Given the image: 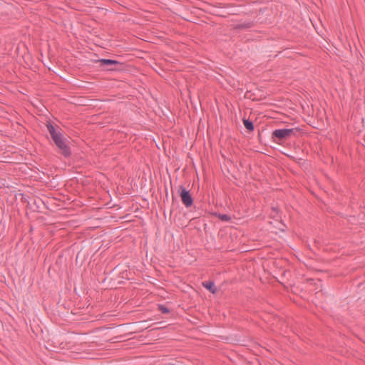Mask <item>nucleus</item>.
Wrapping results in <instances>:
<instances>
[{
	"label": "nucleus",
	"mask_w": 365,
	"mask_h": 365,
	"mask_svg": "<svg viewBox=\"0 0 365 365\" xmlns=\"http://www.w3.org/2000/svg\"><path fill=\"white\" fill-rule=\"evenodd\" d=\"M215 15L218 16H220V17H223V18H226L227 16V15L226 14H223L222 12H220V13H216L215 14Z\"/></svg>",
	"instance_id": "nucleus-12"
},
{
	"label": "nucleus",
	"mask_w": 365,
	"mask_h": 365,
	"mask_svg": "<svg viewBox=\"0 0 365 365\" xmlns=\"http://www.w3.org/2000/svg\"><path fill=\"white\" fill-rule=\"evenodd\" d=\"M215 15L218 16H220V17H223V18H226L227 16V15L226 14H223L222 12H220V13H216L215 14Z\"/></svg>",
	"instance_id": "nucleus-13"
},
{
	"label": "nucleus",
	"mask_w": 365,
	"mask_h": 365,
	"mask_svg": "<svg viewBox=\"0 0 365 365\" xmlns=\"http://www.w3.org/2000/svg\"><path fill=\"white\" fill-rule=\"evenodd\" d=\"M178 192L181 198L182 202L186 207H190L193 204V199L188 190L183 185H179Z\"/></svg>",
	"instance_id": "nucleus-4"
},
{
	"label": "nucleus",
	"mask_w": 365,
	"mask_h": 365,
	"mask_svg": "<svg viewBox=\"0 0 365 365\" xmlns=\"http://www.w3.org/2000/svg\"><path fill=\"white\" fill-rule=\"evenodd\" d=\"M258 138L259 139V141L261 142V138H262V136H261V133L259 132V134H258Z\"/></svg>",
	"instance_id": "nucleus-14"
},
{
	"label": "nucleus",
	"mask_w": 365,
	"mask_h": 365,
	"mask_svg": "<svg viewBox=\"0 0 365 365\" xmlns=\"http://www.w3.org/2000/svg\"><path fill=\"white\" fill-rule=\"evenodd\" d=\"M253 96H254V93H252L251 91H247L245 94V98L255 100V98Z\"/></svg>",
	"instance_id": "nucleus-11"
},
{
	"label": "nucleus",
	"mask_w": 365,
	"mask_h": 365,
	"mask_svg": "<svg viewBox=\"0 0 365 365\" xmlns=\"http://www.w3.org/2000/svg\"><path fill=\"white\" fill-rule=\"evenodd\" d=\"M202 286L208 289L211 293L215 294L217 292V288L212 281H205L202 282Z\"/></svg>",
	"instance_id": "nucleus-7"
},
{
	"label": "nucleus",
	"mask_w": 365,
	"mask_h": 365,
	"mask_svg": "<svg viewBox=\"0 0 365 365\" xmlns=\"http://www.w3.org/2000/svg\"><path fill=\"white\" fill-rule=\"evenodd\" d=\"M255 26V23L253 21H245V22H240V24H237L235 25L232 28L234 30H242V29H250Z\"/></svg>",
	"instance_id": "nucleus-5"
},
{
	"label": "nucleus",
	"mask_w": 365,
	"mask_h": 365,
	"mask_svg": "<svg viewBox=\"0 0 365 365\" xmlns=\"http://www.w3.org/2000/svg\"><path fill=\"white\" fill-rule=\"evenodd\" d=\"M235 14V13H229L228 15Z\"/></svg>",
	"instance_id": "nucleus-15"
},
{
	"label": "nucleus",
	"mask_w": 365,
	"mask_h": 365,
	"mask_svg": "<svg viewBox=\"0 0 365 365\" xmlns=\"http://www.w3.org/2000/svg\"><path fill=\"white\" fill-rule=\"evenodd\" d=\"M53 141L54 142L55 145L58 147V148L60 150L61 153L65 157L68 158L71 155V150L69 146H68L65 141L64 138L62 135V133H60L59 135H56V137H53L52 138Z\"/></svg>",
	"instance_id": "nucleus-3"
},
{
	"label": "nucleus",
	"mask_w": 365,
	"mask_h": 365,
	"mask_svg": "<svg viewBox=\"0 0 365 365\" xmlns=\"http://www.w3.org/2000/svg\"><path fill=\"white\" fill-rule=\"evenodd\" d=\"M46 127H47L48 133L51 135V138H53V137H56V135L61 133L59 130H56L54 125H53V123L51 121L47 122Z\"/></svg>",
	"instance_id": "nucleus-6"
},
{
	"label": "nucleus",
	"mask_w": 365,
	"mask_h": 365,
	"mask_svg": "<svg viewBox=\"0 0 365 365\" xmlns=\"http://www.w3.org/2000/svg\"><path fill=\"white\" fill-rule=\"evenodd\" d=\"M158 309L163 314H168L170 312V309L164 305L160 304Z\"/></svg>",
	"instance_id": "nucleus-10"
},
{
	"label": "nucleus",
	"mask_w": 365,
	"mask_h": 365,
	"mask_svg": "<svg viewBox=\"0 0 365 365\" xmlns=\"http://www.w3.org/2000/svg\"><path fill=\"white\" fill-rule=\"evenodd\" d=\"M302 133L299 128L276 129L272 133L271 138L273 142L282 144L292 137H299Z\"/></svg>",
	"instance_id": "nucleus-1"
},
{
	"label": "nucleus",
	"mask_w": 365,
	"mask_h": 365,
	"mask_svg": "<svg viewBox=\"0 0 365 365\" xmlns=\"http://www.w3.org/2000/svg\"><path fill=\"white\" fill-rule=\"evenodd\" d=\"M92 62L99 63V69L106 71H121L125 70V64L124 63L113 59H93Z\"/></svg>",
	"instance_id": "nucleus-2"
},
{
	"label": "nucleus",
	"mask_w": 365,
	"mask_h": 365,
	"mask_svg": "<svg viewBox=\"0 0 365 365\" xmlns=\"http://www.w3.org/2000/svg\"><path fill=\"white\" fill-rule=\"evenodd\" d=\"M243 124L248 132H252L255 129V125L252 121L249 119L243 118Z\"/></svg>",
	"instance_id": "nucleus-8"
},
{
	"label": "nucleus",
	"mask_w": 365,
	"mask_h": 365,
	"mask_svg": "<svg viewBox=\"0 0 365 365\" xmlns=\"http://www.w3.org/2000/svg\"><path fill=\"white\" fill-rule=\"evenodd\" d=\"M144 322H145V321H141V322H140V323H144Z\"/></svg>",
	"instance_id": "nucleus-16"
},
{
	"label": "nucleus",
	"mask_w": 365,
	"mask_h": 365,
	"mask_svg": "<svg viewBox=\"0 0 365 365\" xmlns=\"http://www.w3.org/2000/svg\"><path fill=\"white\" fill-rule=\"evenodd\" d=\"M217 216L220 220L225 222H228L231 220V217L226 214H217Z\"/></svg>",
	"instance_id": "nucleus-9"
}]
</instances>
